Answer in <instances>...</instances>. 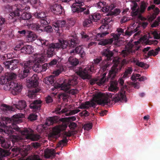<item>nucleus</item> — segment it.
Returning a JSON list of instances; mask_svg holds the SVG:
<instances>
[{
	"label": "nucleus",
	"mask_w": 160,
	"mask_h": 160,
	"mask_svg": "<svg viewBox=\"0 0 160 160\" xmlns=\"http://www.w3.org/2000/svg\"><path fill=\"white\" fill-rule=\"evenodd\" d=\"M132 72V69L131 67H128L125 69L122 76V78H128Z\"/></svg>",
	"instance_id": "c9c22d12"
},
{
	"label": "nucleus",
	"mask_w": 160,
	"mask_h": 160,
	"mask_svg": "<svg viewBox=\"0 0 160 160\" xmlns=\"http://www.w3.org/2000/svg\"><path fill=\"white\" fill-rule=\"evenodd\" d=\"M103 78H94L91 79L90 81L91 85H93L96 83L99 86H101L104 83Z\"/></svg>",
	"instance_id": "bb28decb"
},
{
	"label": "nucleus",
	"mask_w": 160,
	"mask_h": 160,
	"mask_svg": "<svg viewBox=\"0 0 160 160\" xmlns=\"http://www.w3.org/2000/svg\"><path fill=\"white\" fill-rule=\"evenodd\" d=\"M50 9L53 14L57 15L62 14L64 11L63 7L61 5L57 4L51 6Z\"/></svg>",
	"instance_id": "6ab92c4d"
},
{
	"label": "nucleus",
	"mask_w": 160,
	"mask_h": 160,
	"mask_svg": "<svg viewBox=\"0 0 160 160\" xmlns=\"http://www.w3.org/2000/svg\"><path fill=\"white\" fill-rule=\"evenodd\" d=\"M40 22L42 26L46 25L50 23V21L48 18H45L41 19Z\"/></svg>",
	"instance_id": "8fccbe9b"
},
{
	"label": "nucleus",
	"mask_w": 160,
	"mask_h": 160,
	"mask_svg": "<svg viewBox=\"0 0 160 160\" xmlns=\"http://www.w3.org/2000/svg\"><path fill=\"white\" fill-rule=\"evenodd\" d=\"M13 128L18 132L25 135V138L26 139H30L32 141H37L40 138V136L38 134H34L33 131L31 128H25L21 129L18 126L14 125Z\"/></svg>",
	"instance_id": "9d476101"
},
{
	"label": "nucleus",
	"mask_w": 160,
	"mask_h": 160,
	"mask_svg": "<svg viewBox=\"0 0 160 160\" xmlns=\"http://www.w3.org/2000/svg\"><path fill=\"white\" fill-rule=\"evenodd\" d=\"M7 48L8 46L6 42L3 41L0 42V52L6 53L7 51Z\"/></svg>",
	"instance_id": "4c0bfd02"
},
{
	"label": "nucleus",
	"mask_w": 160,
	"mask_h": 160,
	"mask_svg": "<svg viewBox=\"0 0 160 160\" xmlns=\"http://www.w3.org/2000/svg\"><path fill=\"white\" fill-rule=\"evenodd\" d=\"M4 88L6 90L10 91L13 95L19 94L21 91L22 86L20 83H18L17 81H11L5 85Z\"/></svg>",
	"instance_id": "f8f14e48"
},
{
	"label": "nucleus",
	"mask_w": 160,
	"mask_h": 160,
	"mask_svg": "<svg viewBox=\"0 0 160 160\" xmlns=\"http://www.w3.org/2000/svg\"><path fill=\"white\" fill-rule=\"evenodd\" d=\"M33 14L35 18L38 19H41L45 18L47 16L46 13L43 11L39 12H36Z\"/></svg>",
	"instance_id": "ea45409f"
},
{
	"label": "nucleus",
	"mask_w": 160,
	"mask_h": 160,
	"mask_svg": "<svg viewBox=\"0 0 160 160\" xmlns=\"http://www.w3.org/2000/svg\"><path fill=\"white\" fill-rule=\"evenodd\" d=\"M26 25H29L32 29L39 32H41L43 31V27L41 26L39 24L37 23L29 24V23H27Z\"/></svg>",
	"instance_id": "5701e85b"
},
{
	"label": "nucleus",
	"mask_w": 160,
	"mask_h": 160,
	"mask_svg": "<svg viewBox=\"0 0 160 160\" xmlns=\"http://www.w3.org/2000/svg\"><path fill=\"white\" fill-rule=\"evenodd\" d=\"M115 6L114 4H112L111 5H108V4L106 3L105 8H107V10L106 9V12H108V11H110V12L112 11V10L115 8Z\"/></svg>",
	"instance_id": "5fc2aeb1"
},
{
	"label": "nucleus",
	"mask_w": 160,
	"mask_h": 160,
	"mask_svg": "<svg viewBox=\"0 0 160 160\" xmlns=\"http://www.w3.org/2000/svg\"><path fill=\"white\" fill-rule=\"evenodd\" d=\"M20 12L18 11H13L9 13V18L11 19H13L14 20L12 21L13 22L20 21L23 23L22 21L24 20V22L26 21L27 23V22H29L32 17V15L29 12H24L21 15V17H20Z\"/></svg>",
	"instance_id": "1a4fd4ad"
},
{
	"label": "nucleus",
	"mask_w": 160,
	"mask_h": 160,
	"mask_svg": "<svg viewBox=\"0 0 160 160\" xmlns=\"http://www.w3.org/2000/svg\"><path fill=\"white\" fill-rule=\"evenodd\" d=\"M34 61L30 60L32 63L29 67V70L32 68L35 72L38 73L42 70V66L39 63H44L45 61L46 58L42 54L35 53L34 54Z\"/></svg>",
	"instance_id": "0eeeda50"
},
{
	"label": "nucleus",
	"mask_w": 160,
	"mask_h": 160,
	"mask_svg": "<svg viewBox=\"0 0 160 160\" xmlns=\"http://www.w3.org/2000/svg\"><path fill=\"white\" fill-rule=\"evenodd\" d=\"M59 152L55 153L54 149H47L44 151V156L46 158H49L52 157L54 158L56 154H59Z\"/></svg>",
	"instance_id": "b1692460"
},
{
	"label": "nucleus",
	"mask_w": 160,
	"mask_h": 160,
	"mask_svg": "<svg viewBox=\"0 0 160 160\" xmlns=\"http://www.w3.org/2000/svg\"><path fill=\"white\" fill-rule=\"evenodd\" d=\"M32 146L35 148H39L41 146L40 143L38 142H34L31 143Z\"/></svg>",
	"instance_id": "774afa93"
},
{
	"label": "nucleus",
	"mask_w": 160,
	"mask_h": 160,
	"mask_svg": "<svg viewBox=\"0 0 160 160\" xmlns=\"http://www.w3.org/2000/svg\"><path fill=\"white\" fill-rule=\"evenodd\" d=\"M32 63V61H28L22 63H20V65L23 67L22 71L19 73V77L20 79H23L27 77L29 73V67Z\"/></svg>",
	"instance_id": "2eb2a0df"
},
{
	"label": "nucleus",
	"mask_w": 160,
	"mask_h": 160,
	"mask_svg": "<svg viewBox=\"0 0 160 160\" xmlns=\"http://www.w3.org/2000/svg\"><path fill=\"white\" fill-rule=\"evenodd\" d=\"M74 23L71 21L57 20L52 22V26L54 30L59 33H62L63 28H69L74 26Z\"/></svg>",
	"instance_id": "9b49d317"
},
{
	"label": "nucleus",
	"mask_w": 160,
	"mask_h": 160,
	"mask_svg": "<svg viewBox=\"0 0 160 160\" xmlns=\"http://www.w3.org/2000/svg\"><path fill=\"white\" fill-rule=\"evenodd\" d=\"M38 75L35 74H34L31 77L26 79L27 87L29 88H33L28 91V95L29 98H32L35 97L36 93L40 91V89L37 88L38 85Z\"/></svg>",
	"instance_id": "423d86ee"
},
{
	"label": "nucleus",
	"mask_w": 160,
	"mask_h": 160,
	"mask_svg": "<svg viewBox=\"0 0 160 160\" xmlns=\"http://www.w3.org/2000/svg\"><path fill=\"white\" fill-rule=\"evenodd\" d=\"M92 127V123H88L84 125L83 128L85 130L88 131L91 129Z\"/></svg>",
	"instance_id": "052dcab7"
},
{
	"label": "nucleus",
	"mask_w": 160,
	"mask_h": 160,
	"mask_svg": "<svg viewBox=\"0 0 160 160\" xmlns=\"http://www.w3.org/2000/svg\"><path fill=\"white\" fill-rule=\"evenodd\" d=\"M133 46V44H130L128 45V47H127L126 49L123 50L122 51L121 54L123 57H125L132 52V49Z\"/></svg>",
	"instance_id": "c756f323"
},
{
	"label": "nucleus",
	"mask_w": 160,
	"mask_h": 160,
	"mask_svg": "<svg viewBox=\"0 0 160 160\" xmlns=\"http://www.w3.org/2000/svg\"><path fill=\"white\" fill-rule=\"evenodd\" d=\"M160 51V48L158 47L154 50L152 49L148 51V58H149V57L152 56H155L157 55L158 53Z\"/></svg>",
	"instance_id": "e433bc0d"
},
{
	"label": "nucleus",
	"mask_w": 160,
	"mask_h": 160,
	"mask_svg": "<svg viewBox=\"0 0 160 160\" xmlns=\"http://www.w3.org/2000/svg\"><path fill=\"white\" fill-rule=\"evenodd\" d=\"M26 160H42L40 156L38 154H34L28 157Z\"/></svg>",
	"instance_id": "37998d69"
},
{
	"label": "nucleus",
	"mask_w": 160,
	"mask_h": 160,
	"mask_svg": "<svg viewBox=\"0 0 160 160\" xmlns=\"http://www.w3.org/2000/svg\"><path fill=\"white\" fill-rule=\"evenodd\" d=\"M21 52L22 53L26 54H30L34 51V49L32 47L31 45H26L20 49Z\"/></svg>",
	"instance_id": "393cba45"
},
{
	"label": "nucleus",
	"mask_w": 160,
	"mask_h": 160,
	"mask_svg": "<svg viewBox=\"0 0 160 160\" xmlns=\"http://www.w3.org/2000/svg\"><path fill=\"white\" fill-rule=\"evenodd\" d=\"M68 142V140L67 139L66 137L64 136L63 138L58 142V146L59 147H61L62 145L67 144Z\"/></svg>",
	"instance_id": "864d4df0"
},
{
	"label": "nucleus",
	"mask_w": 160,
	"mask_h": 160,
	"mask_svg": "<svg viewBox=\"0 0 160 160\" xmlns=\"http://www.w3.org/2000/svg\"><path fill=\"white\" fill-rule=\"evenodd\" d=\"M106 3V2L104 1H100L96 3L95 6L99 9H101V10L103 12H106V9H107V8H105Z\"/></svg>",
	"instance_id": "c85d7f7f"
},
{
	"label": "nucleus",
	"mask_w": 160,
	"mask_h": 160,
	"mask_svg": "<svg viewBox=\"0 0 160 160\" xmlns=\"http://www.w3.org/2000/svg\"><path fill=\"white\" fill-rule=\"evenodd\" d=\"M75 49L72 50L70 52L71 54H75V53L79 54L81 57L83 58L86 55V53L83 50V48L82 46L78 45L75 47Z\"/></svg>",
	"instance_id": "aec40b11"
},
{
	"label": "nucleus",
	"mask_w": 160,
	"mask_h": 160,
	"mask_svg": "<svg viewBox=\"0 0 160 160\" xmlns=\"http://www.w3.org/2000/svg\"><path fill=\"white\" fill-rule=\"evenodd\" d=\"M43 31L47 32H52L53 30L52 28L50 26L48 25L44 27H43Z\"/></svg>",
	"instance_id": "bf43d9fd"
},
{
	"label": "nucleus",
	"mask_w": 160,
	"mask_h": 160,
	"mask_svg": "<svg viewBox=\"0 0 160 160\" xmlns=\"http://www.w3.org/2000/svg\"><path fill=\"white\" fill-rule=\"evenodd\" d=\"M26 106V102L24 100L19 101L18 104L16 105V108L20 110H23Z\"/></svg>",
	"instance_id": "f704fd0d"
},
{
	"label": "nucleus",
	"mask_w": 160,
	"mask_h": 160,
	"mask_svg": "<svg viewBox=\"0 0 160 160\" xmlns=\"http://www.w3.org/2000/svg\"><path fill=\"white\" fill-rule=\"evenodd\" d=\"M10 154L9 150L4 149L0 148V160H3V158L9 156Z\"/></svg>",
	"instance_id": "7c9ffc66"
},
{
	"label": "nucleus",
	"mask_w": 160,
	"mask_h": 160,
	"mask_svg": "<svg viewBox=\"0 0 160 160\" xmlns=\"http://www.w3.org/2000/svg\"><path fill=\"white\" fill-rule=\"evenodd\" d=\"M30 8L29 6L26 4H22L21 3V4H18L17 6L16 10L14 11H18L19 12L20 11L25 10L27 11Z\"/></svg>",
	"instance_id": "473e14b6"
},
{
	"label": "nucleus",
	"mask_w": 160,
	"mask_h": 160,
	"mask_svg": "<svg viewBox=\"0 0 160 160\" xmlns=\"http://www.w3.org/2000/svg\"><path fill=\"white\" fill-rule=\"evenodd\" d=\"M56 77L53 76H51L45 78L43 82L46 84L51 85L53 86L56 89H60L66 92H69V94L75 95L78 93L79 91L77 89H72L69 90L71 86H74L78 83L76 78L72 77L68 80H65L62 84L56 83Z\"/></svg>",
	"instance_id": "f257e3e1"
},
{
	"label": "nucleus",
	"mask_w": 160,
	"mask_h": 160,
	"mask_svg": "<svg viewBox=\"0 0 160 160\" xmlns=\"http://www.w3.org/2000/svg\"><path fill=\"white\" fill-rule=\"evenodd\" d=\"M101 18V15L98 13H94L93 15L89 16V19L92 20V21L97 22Z\"/></svg>",
	"instance_id": "c03bdc74"
},
{
	"label": "nucleus",
	"mask_w": 160,
	"mask_h": 160,
	"mask_svg": "<svg viewBox=\"0 0 160 160\" xmlns=\"http://www.w3.org/2000/svg\"><path fill=\"white\" fill-rule=\"evenodd\" d=\"M136 65L139 67L143 68L145 69L148 68L149 67L148 64L142 62H140L138 61L136 62Z\"/></svg>",
	"instance_id": "09e8293b"
},
{
	"label": "nucleus",
	"mask_w": 160,
	"mask_h": 160,
	"mask_svg": "<svg viewBox=\"0 0 160 160\" xmlns=\"http://www.w3.org/2000/svg\"><path fill=\"white\" fill-rule=\"evenodd\" d=\"M95 70V68L92 64L83 69H80L78 72V74L83 79H88L91 77V72H94Z\"/></svg>",
	"instance_id": "ddd939ff"
},
{
	"label": "nucleus",
	"mask_w": 160,
	"mask_h": 160,
	"mask_svg": "<svg viewBox=\"0 0 160 160\" xmlns=\"http://www.w3.org/2000/svg\"><path fill=\"white\" fill-rule=\"evenodd\" d=\"M59 121L61 122L62 123L53 128L52 132L49 134V137L55 138L61 131L65 130L68 127V122L65 118H62L59 119L58 117L56 116L48 117L47 118L45 124L48 126L52 125L53 124L58 122Z\"/></svg>",
	"instance_id": "20e7f679"
},
{
	"label": "nucleus",
	"mask_w": 160,
	"mask_h": 160,
	"mask_svg": "<svg viewBox=\"0 0 160 160\" xmlns=\"http://www.w3.org/2000/svg\"><path fill=\"white\" fill-rule=\"evenodd\" d=\"M26 36L28 38H30L31 40H35L36 38V35L34 34L33 32L31 31H29L28 30L27 32Z\"/></svg>",
	"instance_id": "a18cd8bd"
},
{
	"label": "nucleus",
	"mask_w": 160,
	"mask_h": 160,
	"mask_svg": "<svg viewBox=\"0 0 160 160\" xmlns=\"http://www.w3.org/2000/svg\"><path fill=\"white\" fill-rule=\"evenodd\" d=\"M62 59L59 57L57 59H54L52 60L48 64L50 66H53L57 64V69L54 72V73L56 75H59L64 70L63 66L59 65V63L61 62Z\"/></svg>",
	"instance_id": "f3484780"
},
{
	"label": "nucleus",
	"mask_w": 160,
	"mask_h": 160,
	"mask_svg": "<svg viewBox=\"0 0 160 160\" xmlns=\"http://www.w3.org/2000/svg\"><path fill=\"white\" fill-rule=\"evenodd\" d=\"M2 107L3 108V110L6 111H12L13 110V108L12 107L8 106L6 104H2Z\"/></svg>",
	"instance_id": "680f3d73"
},
{
	"label": "nucleus",
	"mask_w": 160,
	"mask_h": 160,
	"mask_svg": "<svg viewBox=\"0 0 160 160\" xmlns=\"http://www.w3.org/2000/svg\"><path fill=\"white\" fill-rule=\"evenodd\" d=\"M37 115H36V114H31L29 115L28 119L30 121H34L35 120L37 119Z\"/></svg>",
	"instance_id": "0e129e2a"
},
{
	"label": "nucleus",
	"mask_w": 160,
	"mask_h": 160,
	"mask_svg": "<svg viewBox=\"0 0 160 160\" xmlns=\"http://www.w3.org/2000/svg\"><path fill=\"white\" fill-rule=\"evenodd\" d=\"M139 28V27H137L136 28L134 29L133 30L130 31H129L128 30H127L126 31V32L125 34L127 35L128 36H131L133 33H134L138 31V30Z\"/></svg>",
	"instance_id": "4d7b16f0"
},
{
	"label": "nucleus",
	"mask_w": 160,
	"mask_h": 160,
	"mask_svg": "<svg viewBox=\"0 0 160 160\" xmlns=\"http://www.w3.org/2000/svg\"><path fill=\"white\" fill-rule=\"evenodd\" d=\"M1 124L0 132L3 134H5L9 135L12 142H18L23 138H25L24 135L13 128V126H17L16 125L12 123L11 125L8 126L4 123Z\"/></svg>",
	"instance_id": "39448f33"
},
{
	"label": "nucleus",
	"mask_w": 160,
	"mask_h": 160,
	"mask_svg": "<svg viewBox=\"0 0 160 160\" xmlns=\"http://www.w3.org/2000/svg\"><path fill=\"white\" fill-rule=\"evenodd\" d=\"M120 12V10L119 9L115 8L113 11L109 12L108 13V15H117L119 14Z\"/></svg>",
	"instance_id": "13d9d810"
},
{
	"label": "nucleus",
	"mask_w": 160,
	"mask_h": 160,
	"mask_svg": "<svg viewBox=\"0 0 160 160\" xmlns=\"http://www.w3.org/2000/svg\"><path fill=\"white\" fill-rule=\"evenodd\" d=\"M7 20L6 18L0 16V31L4 27L6 26L7 24Z\"/></svg>",
	"instance_id": "58836bf2"
},
{
	"label": "nucleus",
	"mask_w": 160,
	"mask_h": 160,
	"mask_svg": "<svg viewBox=\"0 0 160 160\" xmlns=\"http://www.w3.org/2000/svg\"><path fill=\"white\" fill-rule=\"evenodd\" d=\"M92 20L89 18L85 20L83 22V25L84 27H88L90 26L92 23Z\"/></svg>",
	"instance_id": "3c124183"
},
{
	"label": "nucleus",
	"mask_w": 160,
	"mask_h": 160,
	"mask_svg": "<svg viewBox=\"0 0 160 160\" xmlns=\"http://www.w3.org/2000/svg\"><path fill=\"white\" fill-rule=\"evenodd\" d=\"M19 61L16 59H12L10 61H6L3 62L5 67L6 69H9L11 70H13L17 67V64Z\"/></svg>",
	"instance_id": "a211bd4d"
},
{
	"label": "nucleus",
	"mask_w": 160,
	"mask_h": 160,
	"mask_svg": "<svg viewBox=\"0 0 160 160\" xmlns=\"http://www.w3.org/2000/svg\"><path fill=\"white\" fill-rule=\"evenodd\" d=\"M0 144H1L2 147L6 149L9 148L11 147L10 142H7L5 141L4 138L3 137V140L1 141Z\"/></svg>",
	"instance_id": "a19ab883"
},
{
	"label": "nucleus",
	"mask_w": 160,
	"mask_h": 160,
	"mask_svg": "<svg viewBox=\"0 0 160 160\" xmlns=\"http://www.w3.org/2000/svg\"><path fill=\"white\" fill-rule=\"evenodd\" d=\"M42 102V101L39 100L30 101L29 105V107L35 111L39 110L41 106Z\"/></svg>",
	"instance_id": "412c9836"
},
{
	"label": "nucleus",
	"mask_w": 160,
	"mask_h": 160,
	"mask_svg": "<svg viewBox=\"0 0 160 160\" xmlns=\"http://www.w3.org/2000/svg\"><path fill=\"white\" fill-rule=\"evenodd\" d=\"M113 17L112 15H108V13L107 14V17L104 19L105 24L108 25L109 23L112 21Z\"/></svg>",
	"instance_id": "49530a36"
},
{
	"label": "nucleus",
	"mask_w": 160,
	"mask_h": 160,
	"mask_svg": "<svg viewBox=\"0 0 160 160\" xmlns=\"http://www.w3.org/2000/svg\"><path fill=\"white\" fill-rule=\"evenodd\" d=\"M84 0H75V3H73L71 7L72 11L73 13H77L79 15H88L89 10L88 8L82 7L84 4Z\"/></svg>",
	"instance_id": "6e6552de"
},
{
	"label": "nucleus",
	"mask_w": 160,
	"mask_h": 160,
	"mask_svg": "<svg viewBox=\"0 0 160 160\" xmlns=\"http://www.w3.org/2000/svg\"><path fill=\"white\" fill-rule=\"evenodd\" d=\"M102 59L101 57H99L98 58H97L96 59H95L93 60V61L94 62V63H92V64L94 66L95 68V70L96 69V68L95 67V66L97 65H99V66H100V63L102 61Z\"/></svg>",
	"instance_id": "603ef678"
},
{
	"label": "nucleus",
	"mask_w": 160,
	"mask_h": 160,
	"mask_svg": "<svg viewBox=\"0 0 160 160\" xmlns=\"http://www.w3.org/2000/svg\"><path fill=\"white\" fill-rule=\"evenodd\" d=\"M112 42V39H102L98 42V44L102 46H106L111 45Z\"/></svg>",
	"instance_id": "2f4dec72"
},
{
	"label": "nucleus",
	"mask_w": 160,
	"mask_h": 160,
	"mask_svg": "<svg viewBox=\"0 0 160 160\" xmlns=\"http://www.w3.org/2000/svg\"><path fill=\"white\" fill-rule=\"evenodd\" d=\"M138 5L137 3L136 2H134L133 3V6L131 7V9L132 11V14L133 16H138V15H135L134 13V12L138 10Z\"/></svg>",
	"instance_id": "6e6d98bb"
},
{
	"label": "nucleus",
	"mask_w": 160,
	"mask_h": 160,
	"mask_svg": "<svg viewBox=\"0 0 160 160\" xmlns=\"http://www.w3.org/2000/svg\"><path fill=\"white\" fill-rule=\"evenodd\" d=\"M80 41L77 38L69 39L68 40L59 39L58 42L52 43L48 46L46 55L48 58L52 57L55 54V51L60 49L64 50L68 47L69 48H74L79 45Z\"/></svg>",
	"instance_id": "f03ea898"
},
{
	"label": "nucleus",
	"mask_w": 160,
	"mask_h": 160,
	"mask_svg": "<svg viewBox=\"0 0 160 160\" xmlns=\"http://www.w3.org/2000/svg\"><path fill=\"white\" fill-rule=\"evenodd\" d=\"M121 34V33L117 34L114 33H112L111 34V36L112 37V38L110 39H112L113 41H114L116 43V44H118V42L119 41V37Z\"/></svg>",
	"instance_id": "79ce46f5"
},
{
	"label": "nucleus",
	"mask_w": 160,
	"mask_h": 160,
	"mask_svg": "<svg viewBox=\"0 0 160 160\" xmlns=\"http://www.w3.org/2000/svg\"><path fill=\"white\" fill-rule=\"evenodd\" d=\"M10 54L9 53L5 54L4 55H1L0 56V58L2 60H6L8 58H10Z\"/></svg>",
	"instance_id": "e2e57ef3"
},
{
	"label": "nucleus",
	"mask_w": 160,
	"mask_h": 160,
	"mask_svg": "<svg viewBox=\"0 0 160 160\" xmlns=\"http://www.w3.org/2000/svg\"><path fill=\"white\" fill-rule=\"evenodd\" d=\"M108 33L109 32H105L101 33H99L97 34L96 35V37L97 38L98 37H100V38L103 37L107 35Z\"/></svg>",
	"instance_id": "338daca9"
},
{
	"label": "nucleus",
	"mask_w": 160,
	"mask_h": 160,
	"mask_svg": "<svg viewBox=\"0 0 160 160\" xmlns=\"http://www.w3.org/2000/svg\"><path fill=\"white\" fill-rule=\"evenodd\" d=\"M148 3L144 1L142 2L140 8H138V10L134 12L135 15H140L142 14L143 13L148 6Z\"/></svg>",
	"instance_id": "4be33fe9"
},
{
	"label": "nucleus",
	"mask_w": 160,
	"mask_h": 160,
	"mask_svg": "<svg viewBox=\"0 0 160 160\" xmlns=\"http://www.w3.org/2000/svg\"><path fill=\"white\" fill-rule=\"evenodd\" d=\"M110 80V86L108 88L109 91L112 92H115L117 91L118 88L117 87L118 82L115 80Z\"/></svg>",
	"instance_id": "cd10ccee"
},
{
	"label": "nucleus",
	"mask_w": 160,
	"mask_h": 160,
	"mask_svg": "<svg viewBox=\"0 0 160 160\" xmlns=\"http://www.w3.org/2000/svg\"><path fill=\"white\" fill-rule=\"evenodd\" d=\"M121 68V67L119 66L118 68L117 65L114 64L112 67L111 69L109 71L108 77L107 79L105 78L106 73H104L103 74L102 77L101 78H103L104 83L106 81H108L109 79L110 80H113L118 74V72H120Z\"/></svg>",
	"instance_id": "4468645a"
},
{
	"label": "nucleus",
	"mask_w": 160,
	"mask_h": 160,
	"mask_svg": "<svg viewBox=\"0 0 160 160\" xmlns=\"http://www.w3.org/2000/svg\"><path fill=\"white\" fill-rule=\"evenodd\" d=\"M152 34L153 35L154 38L155 39H160V36L158 35L156 31H154L152 32Z\"/></svg>",
	"instance_id": "69168bd1"
},
{
	"label": "nucleus",
	"mask_w": 160,
	"mask_h": 160,
	"mask_svg": "<svg viewBox=\"0 0 160 160\" xmlns=\"http://www.w3.org/2000/svg\"><path fill=\"white\" fill-rule=\"evenodd\" d=\"M90 102L89 101H86L84 103H82L78 107L81 109H88L89 107L87 106L90 105Z\"/></svg>",
	"instance_id": "de8ad7c7"
},
{
	"label": "nucleus",
	"mask_w": 160,
	"mask_h": 160,
	"mask_svg": "<svg viewBox=\"0 0 160 160\" xmlns=\"http://www.w3.org/2000/svg\"><path fill=\"white\" fill-rule=\"evenodd\" d=\"M102 56L106 57L108 61L111 60V58L112 57L113 55V52L109 50L108 48L104 49L102 52Z\"/></svg>",
	"instance_id": "a878e982"
},
{
	"label": "nucleus",
	"mask_w": 160,
	"mask_h": 160,
	"mask_svg": "<svg viewBox=\"0 0 160 160\" xmlns=\"http://www.w3.org/2000/svg\"><path fill=\"white\" fill-rule=\"evenodd\" d=\"M125 91H120L118 93L115 94L113 97L114 93H109L107 94V96L101 92L96 93L93 95L92 100L99 105H108V104L110 103L111 100L108 98H112V101L115 102H117L119 101H127L126 95H125Z\"/></svg>",
	"instance_id": "7ed1b4c3"
},
{
	"label": "nucleus",
	"mask_w": 160,
	"mask_h": 160,
	"mask_svg": "<svg viewBox=\"0 0 160 160\" xmlns=\"http://www.w3.org/2000/svg\"><path fill=\"white\" fill-rule=\"evenodd\" d=\"M68 62L72 67L76 66L79 63L78 60L74 57H70L68 58Z\"/></svg>",
	"instance_id": "72a5a7b5"
},
{
	"label": "nucleus",
	"mask_w": 160,
	"mask_h": 160,
	"mask_svg": "<svg viewBox=\"0 0 160 160\" xmlns=\"http://www.w3.org/2000/svg\"><path fill=\"white\" fill-rule=\"evenodd\" d=\"M17 77L16 74L12 72H7L4 75L0 77V84H6L10 83L11 80L15 79Z\"/></svg>",
	"instance_id": "dca6fc26"
}]
</instances>
